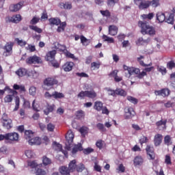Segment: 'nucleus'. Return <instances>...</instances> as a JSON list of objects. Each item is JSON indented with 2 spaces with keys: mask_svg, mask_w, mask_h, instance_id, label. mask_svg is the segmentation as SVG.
Instances as JSON below:
<instances>
[{
  "mask_svg": "<svg viewBox=\"0 0 175 175\" xmlns=\"http://www.w3.org/2000/svg\"><path fill=\"white\" fill-rule=\"evenodd\" d=\"M165 163L166 165H172V158L169 154L165 155Z\"/></svg>",
  "mask_w": 175,
  "mask_h": 175,
  "instance_id": "63",
  "label": "nucleus"
},
{
  "mask_svg": "<svg viewBox=\"0 0 175 175\" xmlns=\"http://www.w3.org/2000/svg\"><path fill=\"white\" fill-rule=\"evenodd\" d=\"M79 132L81 133V135H87L88 133V128L82 126L80 128Z\"/></svg>",
  "mask_w": 175,
  "mask_h": 175,
  "instance_id": "60",
  "label": "nucleus"
},
{
  "mask_svg": "<svg viewBox=\"0 0 175 175\" xmlns=\"http://www.w3.org/2000/svg\"><path fill=\"white\" fill-rule=\"evenodd\" d=\"M79 151H83V146L81 144H75L73 146L71 152L72 155H75L76 153L79 152Z\"/></svg>",
  "mask_w": 175,
  "mask_h": 175,
  "instance_id": "24",
  "label": "nucleus"
},
{
  "mask_svg": "<svg viewBox=\"0 0 175 175\" xmlns=\"http://www.w3.org/2000/svg\"><path fill=\"white\" fill-rule=\"evenodd\" d=\"M59 172L62 175H70V170H69V167L65 165H62L59 167Z\"/></svg>",
  "mask_w": 175,
  "mask_h": 175,
  "instance_id": "22",
  "label": "nucleus"
},
{
  "mask_svg": "<svg viewBox=\"0 0 175 175\" xmlns=\"http://www.w3.org/2000/svg\"><path fill=\"white\" fill-rule=\"evenodd\" d=\"M49 21L50 25H59L61 24V19L58 18H51Z\"/></svg>",
  "mask_w": 175,
  "mask_h": 175,
  "instance_id": "28",
  "label": "nucleus"
},
{
  "mask_svg": "<svg viewBox=\"0 0 175 175\" xmlns=\"http://www.w3.org/2000/svg\"><path fill=\"white\" fill-rule=\"evenodd\" d=\"M156 17L159 23H163L166 20V16L163 12H157Z\"/></svg>",
  "mask_w": 175,
  "mask_h": 175,
  "instance_id": "26",
  "label": "nucleus"
},
{
  "mask_svg": "<svg viewBox=\"0 0 175 175\" xmlns=\"http://www.w3.org/2000/svg\"><path fill=\"white\" fill-rule=\"evenodd\" d=\"M25 135V139H27V140H29L30 139H31V137H33V131H31V130H25L24 132Z\"/></svg>",
  "mask_w": 175,
  "mask_h": 175,
  "instance_id": "32",
  "label": "nucleus"
},
{
  "mask_svg": "<svg viewBox=\"0 0 175 175\" xmlns=\"http://www.w3.org/2000/svg\"><path fill=\"white\" fill-rule=\"evenodd\" d=\"M59 7L61 9H66V10H70V9H72V3H70V2L60 3Z\"/></svg>",
  "mask_w": 175,
  "mask_h": 175,
  "instance_id": "29",
  "label": "nucleus"
},
{
  "mask_svg": "<svg viewBox=\"0 0 175 175\" xmlns=\"http://www.w3.org/2000/svg\"><path fill=\"white\" fill-rule=\"evenodd\" d=\"M58 84V81L54 77H48L44 80L42 88L49 91L55 85Z\"/></svg>",
  "mask_w": 175,
  "mask_h": 175,
  "instance_id": "2",
  "label": "nucleus"
},
{
  "mask_svg": "<svg viewBox=\"0 0 175 175\" xmlns=\"http://www.w3.org/2000/svg\"><path fill=\"white\" fill-rule=\"evenodd\" d=\"M138 27L141 28V33L142 35H150L154 36L157 33L155 27L150 25V23L146 21H139Z\"/></svg>",
  "mask_w": 175,
  "mask_h": 175,
  "instance_id": "1",
  "label": "nucleus"
},
{
  "mask_svg": "<svg viewBox=\"0 0 175 175\" xmlns=\"http://www.w3.org/2000/svg\"><path fill=\"white\" fill-rule=\"evenodd\" d=\"M29 92L31 95L35 96V95H36V88L34 86L30 87V88L29 89Z\"/></svg>",
  "mask_w": 175,
  "mask_h": 175,
  "instance_id": "61",
  "label": "nucleus"
},
{
  "mask_svg": "<svg viewBox=\"0 0 175 175\" xmlns=\"http://www.w3.org/2000/svg\"><path fill=\"white\" fill-rule=\"evenodd\" d=\"M42 163L44 166L51 165V159L47 157V156H44L42 157Z\"/></svg>",
  "mask_w": 175,
  "mask_h": 175,
  "instance_id": "36",
  "label": "nucleus"
},
{
  "mask_svg": "<svg viewBox=\"0 0 175 175\" xmlns=\"http://www.w3.org/2000/svg\"><path fill=\"white\" fill-rule=\"evenodd\" d=\"M96 97V92L94 90L90 91H81L77 94V98L79 99H84V98H89L90 99H95Z\"/></svg>",
  "mask_w": 175,
  "mask_h": 175,
  "instance_id": "4",
  "label": "nucleus"
},
{
  "mask_svg": "<svg viewBox=\"0 0 175 175\" xmlns=\"http://www.w3.org/2000/svg\"><path fill=\"white\" fill-rule=\"evenodd\" d=\"M73 139H75V134L72 130H69L66 134V150L70 151L72 148V144H73Z\"/></svg>",
  "mask_w": 175,
  "mask_h": 175,
  "instance_id": "3",
  "label": "nucleus"
},
{
  "mask_svg": "<svg viewBox=\"0 0 175 175\" xmlns=\"http://www.w3.org/2000/svg\"><path fill=\"white\" fill-rule=\"evenodd\" d=\"M16 75L19 76V77H23L27 75V70L25 68H19L16 72Z\"/></svg>",
  "mask_w": 175,
  "mask_h": 175,
  "instance_id": "34",
  "label": "nucleus"
},
{
  "mask_svg": "<svg viewBox=\"0 0 175 175\" xmlns=\"http://www.w3.org/2000/svg\"><path fill=\"white\" fill-rule=\"evenodd\" d=\"M164 144L166 146H170L172 144V137L170 135H166L164 137Z\"/></svg>",
  "mask_w": 175,
  "mask_h": 175,
  "instance_id": "45",
  "label": "nucleus"
},
{
  "mask_svg": "<svg viewBox=\"0 0 175 175\" xmlns=\"http://www.w3.org/2000/svg\"><path fill=\"white\" fill-rule=\"evenodd\" d=\"M150 1L143 0L138 5L139 10H144V9H148L150 8Z\"/></svg>",
  "mask_w": 175,
  "mask_h": 175,
  "instance_id": "21",
  "label": "nucleus"
},
{
  "mask_svg": "<svg viewBox=\"0 0 175 175\" xmlns=\"http://www.w3.org/2000/svg\"><path fill=\"white\" fill-rule=\"evenodd\" d=\"M100 68V63H97V62H92L91 63V69L93 70H95L96 69H99Z\"/></svg>",
  "mask_w": 175,
  "mask_h": 175,
  "instance_id": "50",
  "label": "nucleus"
},
{
  "mask_svg": "<svg viewBox=\"0 0 175 175\" xmlns=\"http://www.w3.org/2000/svg\"><path fill=\"white\" fill-rule=\"evenodd\" d=\"M100 13L103 17H106L107 18H110V17L111 16V13L109 10H100Z\"/></svg>",
  "mask_w": 175,
  "mask_h": 175,
  "instance_id": "35",
  "label": "nucleus"
},
{
  "mask_svg": "<svg viewBox=\"0 0 175 175\" xmlns=\"http://www.w3.org/2000/svg\"><path fill=\"white\" fill-rule=\"evenodd\" d=\"M157 70L158 72H160L161 75H165L166 73H167V70H166V68H165L163 66H158Z\"/></svg>",
  "mask_w": 175,
  "mask_h": 175,
  "instance_id": "48",
  "label": "nucleus"
},
{
  "mask_svg": "<svg viewBox=\"0 0 175 175\" xmlns=\"http://www.w3.org/2000/svg\"><path fill=\"white\" fill-rule=\"evenodd\" d=\"M76 160H72L70 162L69 165H68V169L70 170V172L71 173H73V172H75V170H76L77 167V164H76Z\"/></svg>",
  "mask_w": 175,
  "mask_h": 175,
  "instance_id": "25",
  "label": "nucleus"
},
{
  "mask_svg": "<svg viewBox=\"0 0 175 175\" xmlns=\"http://www.w3.org/2000/svg\"><path fill=\"white\" fill-rule=\"evenodd\" d=\"M174 67H175L174 61L172 60L167 63V69H170V70H172V69L174 68Z\"/></svg>",
  "mask_w": 175,
  "mask_h": 175,
  "instance_id": "58",
  "label": "nucleus"
},
{
  "mask_svg": "<svg viewBox=\"0 0 175 175\" xmlns=\"http://www.w3.org/2000/svg\"><path fill=\"white\" fill-rule=\"evenodd\" d=\"M84 169H85V166L84 165V164L83 163H80L79 165H77V172H78V173H81V172H83V170H84Z\"/></svg>",
  "mask_w": 175,
  "mask_h": 175,
  "instance_id": "55",
  "label": "nucleus"
},
{
  "mask_svg": "<svg viewBox=\"0 0 175 175\" xmlns=\"http://www.w3.org/2000/svg\"><path fill=\"white\" fill-rule=\"evenodd\" d=\"M54 110H55V105L47 104L45 109H44V113L45 116H49L50 113H53Z\"/></svg>",
  "mask_w": 175,
  "mask_h": 175,
  "instance_id": "15",
  "label": "nucleus"
},
{
  "mask_svg": "<svg viewBox=\"0 0 175 175\" xmlns=\"http://www.w3.org/2000/svg\"><path fill=\"white\" fill-rule=\"evenodd\" d=\"M36 175H46L47 173L46 170H43V168H37L36 169Z\"/></svg>",
  "mask_w": 175,
  "mask_h": 175,
  "instance_id": "46",
  "label": "nucleus"
},
{
  "mask_svg": "<svg viewBox=\"0 0 175 175\" xmlns=\"http://www.w3.org/2000/svg\"><path fill=\"white\" fill-rule=\"evenodd\" d=\"M13 46H14V42H6L5 45L3 47V49L4 50L3 55L5 57H9V55H12V53H13Z\"/></svg>",
  "mask_w": 175,
  "mask_h": 175,
  "instance_id": "7",
  "label": "nucleus"
},
{
  "mask_svg": "<svg viewBox=\"0 0 175 175\" xmlns=\"http://www.w3.org/2000/svg\"><path fill=\"white\" fill-rule=\"evenodd\" d=\"M29 146H40L41 144V139L39 137H33L28 140Z\"/></svg>",
  "mask_w": 175,
  "mask_h": 175,
  "instance_id": "14",
  "label": "nucleus"
},
{
  "mask_svg": "<svg viewBox=\"0 0 175 175\" xmlns=\"http://www.w3.org/2000/svg\"><path fill=\"white\" fill-rule=\"evenodd\" d=\"M116 95L120 96H126V92L121 88H116Z\"/></svg>",
  "mask_w": 175,
  "mask_h": 175,
  "instance_id": "39",
  "label": "nucleus"
},
{
  "mask_svg": "<svg viewBox=\"0 0 175 175\" xmlns=\"http://www.w3.org/2000/svg\"><path fill=\"white\" fill-rule=\"evenodd\" d=\"M94 110H96V111H102V114H106L107 116H109V113H110L107 107L103 106V103H102V101H96L94 103Z\"/></svg>",
  "mask_w": 175,
  "mask_h": 175,
  "instance_id": "5",
  "label": "nucleus"
},
{
  "mask_svg": "<svg viewBox=\"0 0 175 175\" xmlns=\"http://www.w3.org/2000/svg\"><path fill=\"white\" fill-rule=\"evenodd\" d=\"M141 17L144 19V20H152V18H154V13L151 12L149 13L148 14H144L141 16Z\"/></svg>",
  "mask_w": 175,
  "mask_h": 175,
  "instance_id": "40",
  "label": "nucleus"
},
{
  "mask_svg": "<svg viewBox=\"0 0 175 175\" xmlns=\"http://www.w3.org/2000/svg\"><path fill=\"white\" fill-rule=\"evenodd\" d=\"M118 33V27L114 25L109 26V35L116 36Z\"/></svg>",
  "mask_w": 175,
  "mask_h": 175,
  "instance_id": "16",
  "label": "nucleus"
},
{
  "mask_svg": "<svg viewBox=\"0 0 175 175\" xmlns=\"http://www.w3.org/2000/svg\"><path fill=\"white\" fill-rule=\"evenodd\" d=\"M105 91H107L108 92V95H109L111 96H116V90H113L110 88H105Z\"/></svg>",
  "mask_w": 175,
  "mask_h": 175,
  "instance_id": "51",
  "label": "nucleus"
},
{
  "mask_svg": "<svg viewBox=\"0 0 175 175\" xmlns=\"http://www.w3.org/2000/svg\"><path fill=\"white\" fill-rule=\"evenodd\" d=\"M56 54H57V51L55 50L49 51L45 55L46 61H48L49 62L54 61V59H55Z\"/></svg>",
  "mask_w": 175,
  "mask_h": 175,
  "instance_id": "13",
  "label": "nucleus"
},
{
  "mask_svg": "<svg viewBox=\"0 0 175 175\" xmlns=\"http://www.w3.org/2000/svg\"><path fill=\"white\" fill-rule=\"evenodd\" d=\"M9 21L11 23H15L16 24H17V23H20V21H21V15L20 14L14 15L9 18Z\"/></svg>",
  "mask_w": 175,
  "mask_h": 175,
  "instance_id": "27",
  "label": "nucleus"
},
{
  "mask_svg": "<svg viewBox=\"0 0 175 175\" xmlns=\"http://www.w3.org/2000/svg\"><path fill=\"white\" fill-rule=\"evenodd\" d=\"M167 122V120H160L156 122V125L158 126V128H159V126H162V125H163V126L165 128H166V123Z\"/></svg>",
  "mask_w": 175,
  "mask_h": 175,
  "instance_id": "57",
  "label": "nucleus"
},
{
  "mask_svg": "<svg viewBox=\"0 0 175 175\" xmlns=\"http://www.w3.org/2000/svg\"><path fill=\"white\" fill-rule=\"evenodd\" d=\"M154 94L159 96H163V98H165V96H169V95H170V90L168 88H163L160 90H155Z\"/></svg>",
  "mask_w": 175,
  "mask_h": 175,
  "instance_id": "12",
  "label": "nucleus"
},
{
  "mask_svg": "<svg viewBox=\"0 0 175 175\" xmlns=\"http://www.w3.org/2000/svg\"><path fill=\"white\" fill-rule=\"evenodd\" d=\"M144 162V159L142 156H137L133 159L134 166H142Z\"/></svg>",
  "mask_w": 175,
  "mask_h": 175,
  "instance_id": "19",
  "label": "nucleus"
},
{
  "mask_svg": "<svg viewBox=\"0 0 175 175\" xmlns=\"http://www.w3.org/2000/svg\"><path fill=\"white\" fill-rule=\"evenodd\" d=\"M127 100L131 102V103H133V105H137V103L139 102V100H137V98H136L132 96H128Z\"/></svg>",
  "mask_w": 175,
  "mask_h": 175,
  "instance_id": "43",
  "label": "nucleus"
},
{
  "mask_svg": "<svg viewBox=\"0 0 175 175\" xmlns=\"http://www.w3.org/2000/svg\"><path fill=\"white\" fill-rule=\"evenodd\" d=\"M1 124L4 129H12L13 128V121L11 119H6L5 116L1 118Z\"/></svg>",
  "mask_w": 175,
  "mask_h": 175,
  "instance_id": "10",
  "label": "nucleus"
},
{
  "mask_svg": "<svg viewBox=\"0 0 175 175\" xmlns=\"http://www.w3.org/2000/svg\"><path fill=\"white\" fill-rule=\"evenodd\" d=\"M165 22L167 23V24H174V14H170L168 18H165Z\"/></svg>",
  "mask_w": 175,
  "mask_h": 175,
  "instance_id": "37",
  "label": "nucleus"
},
{
  "mask_svg": "<svg viewBox=\"0 0 175 175\" xmlns=\"http://www.w3.org/2000/svg\"><path fill=\"white\" fill-rule=\"evenodd\" d=\"M139 143H140L141 146H143V144H144V143H148V137H147L146 136H142L139 139Z\"/></svg>",
  "mask_w": 175,
  "mask_h": 175,
  "instance_id": "59",
  "label": "nucleus"
},
{
  "mask_svg": "<svg viewBox=\"0 0 175 175\" xmlns=\"http://www.w3.org/2000/svg\"><path fill=\"white\" fill-rule=\"evenodd\" d=\"M151 41L150 38H148L146 40L143 39V38H139L135 42L137 46H143L144 44H148L149 42Z\"/></svg>",
  "mask_w": 175,
  "mask_h": 175,
  "instance_id": "20",
  "label": "nucleus"
},
{
  "mask_svg": "<svg viewBox=\"0 0 175 175\" xmlns=\"http://www.w3.org/2000/svg\"><path fill=\"white\" fill-rule=\"evenodd\" d=\"M96 127L101 132H105L106 131V129H105V125H103V124H102V123H98L96 124Z\"/></svg>",
  "mask_w": 175,
  "mask_h": 175,
  "instance_id": "62",
  "label": "nucleus"
},
{
  "mask_svg": "<svg viewBox=\"0 0 175 175\" xmlns=\"http://www.w3.org/2000/svg\"><path fill=\"white\" fill-rule=\"evenodd\" d=\"M125 114L124 117L126 120H131V118H133L136 115V112L133 110V108L131 107H127L124 109Z\"/></svg>",
  "mask_w": 175,
  "mask_h": 175,
  "instance_id": "9",
  "label": "nucleus"
},
{
  "mask_svg": "<svg viewBox=\"0 0 175 175\" xmlns=\"http://www.w3.org/2000/svg\"><path fill=\"white\" fill-rule=\"evenodd\" d=\"M30 29L35 31V32H38V33H42L43 30L42 29L38 27V26L29 25Z\"/></svg>",
  "mask_w": 175,
  "mask_h": 175,
  "instance_id": "53",
  "label": "nucleus"
},
{
  "mask_svg": "<svg viewBox=\"0 0 175 175\" xmlns=\"http://www.w3.org/2000/svg\"><path fill=\"white\" fill-rule=\"evenodd\" d=\"M15 42H17L18 46H21V47H24L27 44V42L24 41L23 40H19L18 38L15 39Z\"/></svg>",
  "mask_w": 175,
  "mask_h": 175,
  "instance_id": "54",
  "label": "nucleus"
},
{
  "mask_svg": "<svg viewBox=\"0 0 175 175\" xmlns=\"http://www.w3.org/2000/svg\"><path fill=\"white\" fill-rule=\"evenodd\" d=\"M76 117L78 118V120H80L81 118H84L85 117V113L84 111L80 109L76 112Z\"/></svg>",
  "mask_w": 175,
  "mask_h": 175,
  "instance_id": "38",
  "label": "nucleus"
},
{
  "mask_svg": "<svg viewBox=\"0 0 175 175\" xmlns=\"http://www.w3.org/2000/svg\"><path fill=\"white\" fill-rule=\"evenodd\" d=\"M20 107V98L16 97L15 100V107L14 109V111H17Z\"/></svg>",
  "mask_w": 175,
  "mask_h": 175,
  "instance_id": "56",
  "label": "nucleus"
},
{
  "mask_svg": "<svg viewBox=\"0 0 175 175\" xmlns=\"http://www.w3.org/2000/svg\"><path fill=\"white\" fill-rule=\"evenodd\" d=\"M144 59V56L143 55H140L139 57H137V61H138V62L139 63V65H141V66H144V67H146V66H152V63H149L148 64H144V62L142 59Z\"/></svg>",
  "mask_w": 175,
  "mask_h": 175,
  "instance_id": "30",
  "label": "nucleus"
},
{
  "mask_svg": "<svg viewBox=\"0 0 175 175\" xmlns=\"http://www.w3.org/2000/svg\"><path fill=\"white\" fill-rule=\"evenodd\" d=\"M117 170H118L119 173H125V166H124V164H120Z\"/></svg>",
  "mask_w": 175,
  "mask_h": 175,
  "instance_id": "64",
  "label": "nucleus"
},
{
  "mask_svg": "<svg viewBox=\"0 0 175 175\" xmlns=\"http://www.w3.org/2000/svg\"><path fill=\"white\" fill-rule=\"evenodd\" d=\"M146 151L150 159H151L152 161H154V159H155V157H156L154 146L151 145H147L146 148Z\"/></svg>",
  "mask_w": 175,
  "mask_h": 175,
  "instance_id": "11",
  "label": "nucleus"
},
{
  "mask_svg": "<svg viewBox=\"0 0 175 175\" xmlns=\"http://www.w3.org/2000/svg\"><path fill=\"white\" fill-rule=\"evenodd\" d=\"M23 7V3L20 2L17 4L11 5L10 6V12H18Z\"/></svg>",
  "mask_w": 175,
  "mask_h": 175,
  "instance_id": "23",
  "label": "nucleus"
},
{
  "mask_svg": "<svg viewBox=\"0 0 175 175\" xmlns=\"http://www.w3.org/2000/svg\"><path fill=\"white\" fill-rule=\"evenodd\" d=\"M96 146L97 148L102 150V148H103V146H105V142H103L102 139H99L96 142Z\"/></svg>",
  "mask_w": 175,
  "mask_h": 175,
  "instance_id": "49",
  "label": "nucleus"
},
{
  "mask_svg": "<svg viewBox=\"0 0 175 175\" xmlns=\"http://www.w3.org/2000/svg\"><path fill=\"white\" fill-rule=\"evenodd\" d=\"M103 39L104 42H108L109 43H114V38H110L106 35H103Z\"/></svg>",
  "mask_w": 175,
  "mask_h": 175,
  "instance_id": "47",
  "label": "nucleus"
},
{
  "mask_svg": "<svg viewBox=\"0 0 175 175\" xmlns=\"http://www.w3.org/2000/svg\"><path fill=\"white\" fill-rule=\"evenodd\" d=\"M161 0H152L151 1H150V6H152V8H158V6H160L161 3L160 2Z\"/></svg>",
  "mask_w": 175,
  "mask_h": 175,
  "instance_id": "44",
  "label": "nucleus"
},
{
  "mask_svg": "<svg viewBox=\"0 0 175 175\" xmlns=\"http://www.w3.org/2000/svg\"><path fill=\"white\" fill-rule=\"evenodd\" d=\"M52 96L53 99H62V98H65V95L63 93L58 92H53L52 93Z\"/></svg>",
  "mask_w": 175,
  "mask_h": 175,
  "instance_id": "31",
  "label": "nucleus"
},
{
  "mask_svg": "<svg viewBox=\"0 0 175 175\" xmlns=\"http://www.w3.org/2000/svg\"><path fill=\"white\" fill-rule=\"evenodd\" d=\"M119 1L120 0H107V6L113 7L116 5V3H118Z\"/></svg>",
  "mask_w": 175,
  "mask_h": 175,
  "instance_id": "52",
  "label": "nucleus"
},
{
  "mask_svg": "<svg viewBox=\"0 0 175 175\" xmlns=\"http://www.w3.org/2000/svg\"><path fill=\"white\" fill-rule=\"evenodd\" d=\"M75 66V63L72 62H66L64 65L62 66L64 72H70L73 67Z\"/></svg>",
  "mask_w": 175,
  "mask_h": 175,
  "instance_id": "17",
  "label": "nucleus"
},
{
  "mask_svg": "<svg viewBox=\"0 0 175 175\" xmlns=\"http://www.w3.org/2000/svg\"><path fill=\"white\" fill-rule=\"evenodd\" d=\"M43 61H42V58L36 55L33 56H29L28 58L26 59V64L27 65H32L36 64H42Z\"/></svg>",
  "mask_w": 175,
  "mask_h": 175,
  "instance_id": "8",
  "label": "nucleus"
},
{
  "mask_svg": "<svg viewBox=\"0 0 175 175\" xmlns=\"http://www.w3.org/2000/svg\"><path fill=\"white\" fill-rule=\"evenodd\" d=\"M163 139V136H162L161 134L155 135L154 137V146L156 147H158V146H161V144L162 143V139Z\"/></svg>",
  "mask_w": 175,
  "mask_h": 175,
  "instance_id": "18",
  "label": "nucleus"
},
{
  "mask_svg": "<svg viewBox=\"0 0 175 175\" xmlns=\"http://www.w3.org/2000/svg\"><path fill=\"white\" fill-rule=\"evenodd\" d=\"M27 165L31 167V169H37L39 164H38V161L36 160L30 161L27 162Z\"/></svg>",
  "mask_w": 175,
  "mask_h": 175,
  "instance_id": "33",
  "label": "nucleus"
},
{
  "mask_svg": "<svg viewBox=\"0 0 175 175\" xmlns=\"http://www.w3.org/2000/svg\"><path fill=\"white\" fill-rule=\"evenodd\" d=\"M25 154L26 157L27 158H29V159L35 158V156H36L35 152H33L32 150H26Z\"/></svg>",
  "mask_w": 175,
  "mask_h": 175,
  "instance_id": "41",
  "label": "nucleus"
},
{
  "mask_svg": "<svg viewBox=\"0 0 175 175\" xmlns=\"http://www.w3.org/2000/svg\"><path fill=\"white\" fill-rule=\"evenodd\" d=\"M3 100L5 103H11V102H13V95L8 94L4 97Z\"/></svg>",
  "mask_w": 175,
  "mask_h": 175,
  "instance_id": "42",
  "label": "nucleus"
},
{
  "mask_svg": "<svg viewBox=\"0 0 175 175\" xmlns=\"http://www.w3.org/2000/svg\"><path fill=\"white\" fill-rule=\"evenodd\" d=\"M5 137L8 143H9L10 144H13V143L18 142L20 135L16 132H12L6 133Z\"/></svg>",
  "mask_w": 175,
  "mask_h": 175,
  "instance_id": "6",
  "label": "nucleus"
}]
</instances>
